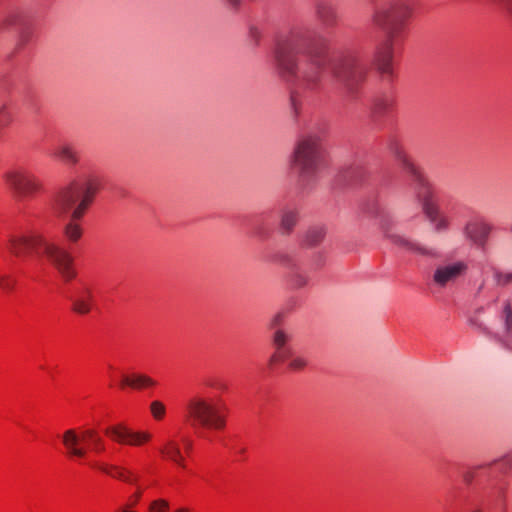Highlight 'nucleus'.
<instances>
[{"mask_svg": "<svg viewBox=\"0 0 512 512\" xmlns=\"http://www.w3.org/2000/svg\"><path fill=\"white\" fill-rule=\"evenodd\" d=\"M229 408L221 398L215 400L203 394L191 396L184 407V423L193 430L222 432L227 427Z\"/></svg>", "mask_w": 512, "mask_h": 512, "instance_id": "nucleus-2", "label": "nucleus"}, {"mask_svg": "<svg viewBox=\"0 0 512 512\" xmlns=\"http://www.w3.org/2000/svg\"><path fill=\"white\" fill-rule=\"evenodd\" d=\"M467 271V265L464 262H456L450 265L442 266L436 269L433 279L440 286L455 281Z\"/></svg>", "mask_w": 512, "mask_h": 512, "instance_id": "nucleus-14", "label": "nucleus"}, {"mask_svg": "<svg viewBox=\"0 0 512 512\" xmlns=\"http://www.w3.org/2000/svg\"><path fill=\"white\" fill-rule=\"evenodd\" d=\"M120 512H137L134 510H131L130 507H127L126 505L121 509Z\"/></svg>", "mask_w": 512, "mask_h": 512, "instance_id": "nucleus-34", "label": "nucleus"}, {"mask_svg": "<svg viewBox=\"0 0 512 512\" xmlns=\"http://www.w3.org/2000/svg\"><path fill=\"white\" fill-rule=\"evenodd\" d=\"M58 157L68 164H75L78 161L77 154L67 146L62 147L58 151Z\"/></svg>", "mask_w": 512, "mask_h": 512, "instance_id": "nucleus-22", "label": "nucleus"}, {"mask_svg": "<svg viewBox=\"0 0 512 512\" xmlns=\"http://www.w3.org/2000/svg\"><path fill=\"white\" fill-rule=\"evenodd\" d=\"M89 465L92 469L98 470L113 479H117L128 484H134L139 480L137 474L123 466L99 461H94Z\"/></svg>", "mask_w": 512, "mask_h": 512, "instance_id": "nucleus-12", "label": "nucleus"}, {"mask_svg": "<svg viewBox=\"0 0 512 512\" xmlns=\"http://www.w3.org/2000/svg\"><path fill=\"white\" fill-rule=\"evenodd\" d=\"M142 497V491L137 490L133 495L129 497V502L126 504L127 507H134L138 504Z\"/></svg>", "mask_w": 512, "mask_h": 512, "instance_id": "nucleus-29", "label": "nucleus"}, {"mask_svg": "<svg viewBox=\"0 0 512 512\" xmlns=\"http://www.w3.org/2000/svg\"><path fill=\"white\" fill-rule=\"evenodd\" d=\"M282 320H283V317L281 314H278L274 317L273 321H272V324L274 326H277V325H280L282 323Z\"/></svg>", "mask_w": 512, "mask_h": 512, "instance_id": "nucleus-32", "label": "nucleus"}, {"mask_svg": "<svg viewBox=\"0 0 512 512\" xmlns=\"http://www.w3.org/2000/svg\"><path fill=\"white\" fill-rule=\"evenodd\" d=\"M505 317H506V324L508 328H512V307L510 303H507L504 309Z\"/></svg>", "mask_w": 512, "mask_h": 512, "instance_id": "nucleus-31", "label": "nucleus"}, {"mask_svg": "<svg viewBox=\"0 0 512 512\" xmlns=\"http://www.w3.org/2000/svg\"><path fill=\"white\" fill-rule=\"evenodd\" d=\"M194 442L187 436L177 439L169 437L159 446L158 453L162 460L174 464L179 470L189 471L188 458L191 456Z\"/></svg>", "mask_w": 512, "mask_h": 512, "instance_id": "nucleus-5", "label": "nucleus"}, {"mask_svg": "<svg viewBox=\"0 0 512 512\" xmlns=\"http://www.w3.org/2000/svg\"><path fill=\"white\" fill-rule=\"evenodd\" d=\"M105 435L119 445L142 447L149 444L153 435L147 430L135 431L123 423L109 426L105 429Z\"/></svg>", "mask_w": 512, "mask_h": 512, "instance_id": "nucleus-7", "label": "nucleus"}, {"mask_svg": "<svg viewBox=\"0 0 512 512\" xmlns=\"http://www.w3.org/2000/svg\"><path fill=\"white\" fill-rule=\"evenodd\" d=\"M16 280L10 275L0 276V289L4 292H12L15 289Z\"/></svg>", "mask_w": 512, "mask_h": 512, "instance_id": "nucleus-24", "label": "nucleus"}, {"mask_svg": "<svg viewBox=\"0 0 512 512\" xmlns=\"http://www.w3.org/2000/svg\"><path fill=\"white\" fill-rule=\"evenodd\" d=\"M324 238V231L322 229L313 230L306 236V243L309 246L318 244Z\"/></svg>", "mask_w": 512, "mask_h": 512, "instance_id": "nucleus-26", "label": "nucleus"}, {"mask_svg": "<svg viewBox=\"0 0 512 512\" xmlns=\"http://www.w3.org/2000/svg\"><path fill=\"white\" fill-rule=\"evenodd\" d=\"M100 186V181L92 178L84 184L72 183L59 193L57 202L62 206L63 210L70 209L77 201H80L74 209L70 221L63 229V235L68 242L76 243L82 238L83 227L80 220L92 204Z\"/></svg>", "mask_w": 512, "mask_h": 512, "instance_id": "nucleus-3", "label": "nucleus"}, {"mask_svg": "<svg viewBox=\"0 0 512 512\" xmlns=\"http://www.w3.org/2000/svg\"><path fill=\"white\" fill-rule=\"evenodd\" d=\"M308 365V361L300 356L293 357L288 363V370L291 372H299L304 370Z\"/></svg>", "mask_w": 512, "mask_h": 512, "instance_id": "nucleus-23", "label": "nucleus"}, {"mask_svg": "<svg viewBox=\"0 0 512 512\" xmlns=\"http://www.w3.org/2000/svg\"><path fill=\"white\" fill-rule=\"evenodd\" d=\"M296 220L297 218L294 213L285 214L282 218V228L289 233L293 226L295 225Z\"/></svg>", "mask_w": 512, "mask_h": 512, "instance_id": "nucleus-27", "label": "nucleus"}, {"mask_svg": "<svg viewBox=\"0 0 512 512\" xmlns=\"http://www.w3.org/2000/svg\"><path fill=\"white\" fill-rule=\"evenodd\" d=\"M294 57L295 51L289 45H281L276 51L279 67L283 72H287L291 75L295 74Z\"/></svg>", "mask_w": 512, "mask_h": 512, "instance_id": "nucleus-16", "label": "nucleus"}, {"mask_svg": "<svg viewBox=\"0 0 512 512\" xmlns=\"http://www.w3.org/2000/svg\"><path fill=\"white\" fill-rule=\"evenodd\" d=\"M466 232L475 243L483 245L490 233V227L482 221H473L466 226Z\"/></svg>", "mask_w": 512, "mask_h": 512, "instance_id": "nucleus-17", "label": "nucleus"}, {"mask_svg": "<svg viewBox=\"0 0 512 512\" xmlns=\"http://www.w3.org/2000/svg\"><path fill=\"white\" fill-rule=\"evenodd\" d=\"M10 121H11L10 112L6 108L1 109L0 110V124L4 126V125H7Z\"/></svg>", "mask_w": 512, "mask_h": 512, "instance_id": "nucleus-30", "label": "nucleus"}, {"mask_svg": "<svg viewBox=\"0 0 512 512\" xmlns=\"http://www.w3.org/2000/svg\"><path fill=\"white\" fill-rule=\"evenodd\" d=\"M411 17L412 9L405 3H396L376 12L374 21L386 32V39L379 44L375 53V65L381 74L393 73V43Z\"/></svg>", "mask_w": 512, "mask_h": 512, "instance_id": "nucleus-1", "label": "nucleus"}, {"mask_svg": "<svg viewBox=\"0 0 512 512\" xmlns=\"http://www.w3.org/2000/svg\"><path fill=\"white\" fill-rule=\"evenodd\" d=\"M322 150L318 139L307 138L299 143L295 153V161L304 169L311 167L321 157Z\"/></svg>", "mask_w": 512, "mask_h": 512, "instance_id": "nucleus-10", "label": "nucleus"}, {"mask_svg": "<svg viewBox=\"0 0 512 512\" xmlns=\"http://www.w3.org/2000/svg\"><path fill=\"white\" fill-rule=\"evenodd\" d=\"M150 413L154 420L162 421L166 416V406L160 400H154L149 405Z\"/></svg>", "mask_w": 512, "mask_h": 512, "instance_id": "nucleus-20", "label": "nucleus"}, {"mask_svg": "<svg viewBox=\"0 0 512 512\" xmlns=\"http://www.w3.org/2000/svg\"><path fill=\"white\" fill-rule=\"evenodd\" d=\"M293 358V351L290 347H283L275 349L273 355L270 358V366H275L284 363Z\"/></svg>", "mask_w": 512, "mask_h": 512, "instance_id": "nucleus-19", "label": "nucleus"}, {"mask_svg": "<svg viewBox=\"0 0 512 512\" xmlns=\"http://www.w3.org/2000/svg\"><path fill=\"white\" fill-rule=\"evenodd\" d=\"M94 306V293L90 288H85L77 295L72 303V311L78 315H87Z\"/></svg>", "mask_w": 512, "mask_h": 512, "instance_id": "nucleus-15", "label": "nucleus"}, {"mask_svg": "<svg viewBox=\"0 0 512 512\" xmlns=\"http://www.w3.org/2000/svg\"><path fill=\"white\" fill-rule=\"evenodd\" d=\"M170 503L164 498L152 500L148 506V512H169Z\"/></svg>", "mask_w": 512, "mask_h": 512, "instance_id": "nucleus-21", "label": "nucleus"}, {"mask_svg": "<svg viewBox=\"0 0 512 512\" xmlns=\"http://www.w3.org/2000/svg\"><path fill=\"white\" fill-rule=\"evenodd\" d=\"M158 386V382L147 374L133 372L123 374L119 383V388L125 390L130 388L134 391L152 390Z\"/></svg>", "mask_w": 512, "mask_h": 512, "instance_id": "nucleus-13", "label": "nucleus"}, {"mask_svg": "<svg viewBox=\"0 0 512 512\" xmlns=\"http://www.w3.org/2000/svg\"><path fill=\"white\" fill-rule=\"evenodd\" d=\"M45 243V238L36 231H20L9 236L7 250L15 257L26 258L34 251L43 250Z\"/></svg>", "mask_w": 512, "mask_h": 512, "instance_id": "nucleus-6", "label": "nucleus"}, {"mask_svg": "<svg viewBox=\"0 0 512 512\" xmlns=\"http://www.w3.org/2000/svg\"><path fill=\"white\" fill-rule=\"evenodd\" d=\"M410 170L415 176L417 177L418 181L423 185L424 187V203L423 208L424 212L427 215V217L432 221L436 223V228L438 230L445 229L448 227V220L439 215V210L437 205L429 198L431 191L429 186L424 185V179L422 176L417 172L416 168L409 164Z\"/></svg>", "mask_w": 512, "mask_h": 512, "instance_id": "nucleus-11", "label": "nucleus"}, {"mask_svg": "<svg viewBox=\"0 0 512 512\" xmlns=\"http://www.w3.org/2000/svg\"><path fill=\"white\" fill-rule=\"evenodd\" d=\"M42 254L46 257L63 279L70 281L76 276L73 257L63 247L46 241Z\"/></svg>", "mask_w": 512, "mask_h": 512, "instance_id": "nucleus-8", "label": "nucleus"}, {"mask_svg": "<svg viewBox=\"0 0 512 512\" xmlns=\"http://www.w3.org/2000/svg\"><path fill=\"white\" fill-rule=\"evenodd\" d=\"M288 340L289 337L283 330H277L273 337V344L275 349L287 347L286 344Z\"/></svg>", "mask_w": 512, "mask_h": 512, "instance_id": "nucleus-25", "label": "nucleus"}, {"mask_svg": "<svg viewBox=\"0 0 512 512\" xmlns=\"http://www.w3.org/2000/svg\"><path fill=\"white\" fill-rule=\"evenodd\" d=\"M495 277H496L497 284L500 286H506V285L512 283V272H509V273L497 272Z\"/></svg>", "mask_w": 512, "mask_h": 512, "instance_id": "nucleus-28", "label": "nucleus"}, {"mask_svg": "<svg viewBox=\"0 0 512 512\" xmlns=\"http://www.w3.org/2000/svg\"><path fill=\"white\" fill-rule=\"evenodd\" d=\"M91 443V451L95 454H102L106 451V444L103 438L95 429H68L62 435V444L66 456L71 460L85 459L88 449L82 444Z\"/></svg>", "mask_w": 512, "mask_h": 512, "instance_id": "nucleus-4", "label": "nucleus"}, {"mask_svg": "<svg viewBox=\"0 0 512 512\" xmlns=\"http://www.w3.org/2000/svg\"><path fill=\"white\" fill-rule=\"evenodd\" d=\"M173 512H193V510L189 507H179L176 508Z\"/></svg>", "mask_w": 512, "mask_h": 512, "instance_id": "nucleus-33", "label": "nucleus"}, {"mask_svg": "<svg viewBox=\"0 0 512 512\" xmlns=\"http://www.w3.org/2000/svg\"><path fill=\"white\" fill-rule=\"evenodd\" d=\"M8 187L20 196H28L36 192L39 185L35 178L25 172H9L5 176Z\"/></svg>", "mask_w": 512, "mask_h": 512, "instance_id": "nucleus-9", "label": "nucleus"}, {"mask_svg": "<svg viewBox=\"0 0 512 512\" xmlns=\"http://www.w3.org/2000/svg\"><path fill=\"white\" fill-rule=\"evenodd\" d=\"M394 101L392 98L384 97L378 98L374 101L372 106V114L379 117L393 108Z\"/></svg>", "mask_w": 512, "mask_h": 512, "instance_id": "nucleus-18", "label": "nucleus"}]
</instances>
